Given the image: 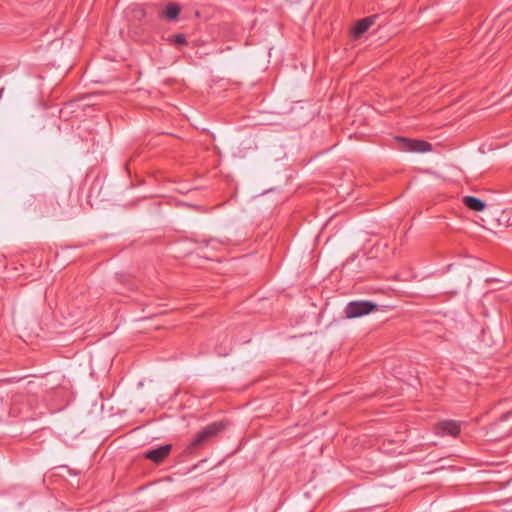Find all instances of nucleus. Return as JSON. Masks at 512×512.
<instances>
[{
    "label": "nucleus",
    "mask_w": 512,
    "mask_h": 512,
    "mask_svg": "<svg viewBox=\"0 0 512 512\" xmlns=\"http://www.w3.org/2000/svg\"><path fill=\"white\" fill-rule=\"evenodd\" d=\"M225 428V424L223 422H213L207 425L205 428L200 430L195 437L191 440L189 445L187 446V451L189 453L193 452L196 449L201 448L206 442H208L213 436L217 435Z\"/></svg>",
    "instance_id": "1"
},
{
    "label": "nucleus",
    "mask_w": 512,
    "mask_h": 512,
    "mask_svg": "<svg viewBox=\"0 0 512 512\" xmlns=\"http://www.w3.org/2000/svg\"><path fill=\"white\" fill-rule=\"evenodd\" d=\"M374 310H377V305L374 302L358 300L349 302L344 309V313L347 318L353 319L367 315Z\"/></svg>",
    "instance_id": "2"
},
{
    "label": "nucleus",
    "mask_w": 512,
    "mask_h": 512,
    "mask_svg": "<svg viewBox=\"0 0 512 512\" xmlns=\"http://www.w3.org/2000/svg\"><path fill=\"white\" fill-rule=\"evenodd\" d=\"M398 148L405 152L425 153L432 150V145L424 140L397 137Z\"/></svg>",
    "instance_id": "3"
},
{
    "label": "nucleus",
    "mask_w": 512,
    "mask_h": 512,
    "mask_svg": "<svg viewBox=\"0 0 512 512\" xmlns=\"http://www.w3.org/2000/svg\"><path fill=\"white\" fill-rule=\"evenodd\" d=\"M171 449L172 446L170 444L162 445L156 449L146 451L144 457L159 464L169 456Z\"/></svg>",
    "instance_id": "4"
},
{
    "label": "nucleus",
    "mask_w": 512,
    "mask_h": 512,
    "mask_svg": "<svg viewBox=\"0 0 512 512\" xmlns=\"http://www.w3.org/2000/svg\"><path fill=\"white\" fill-rule=\"evenodd\" d=\"M436 430H437V433H439V434H443V435L446 434V435L455 437L460 433L461 427H460L459 422H457L455 420H445V421L439 422L436 425Z\"/></svg>",
    "instance_id": "5"
},
{
    "label": "nucleus",
    "mask_w": 512,
    "mask_h": 512,
    "mask_svg": "<svg viewBox=\"0 0 512 512\" xmlns=\"http://www.w3.org/2000/svg\"><path fill=\"white\" fill-rule=\"evenodd\" d=\"M182 11L181 6L175 2H169L159 12V17L169 22L176 21Z\"/></svg>",
    "instance_id": "6"
},
{
    "label": "nucleus",
    "mask_w": 512,
    "mask_h": 512,
    "mask_svg": "<svg viewBox=\"0 0 512 512\" xmlns=\"http://www.w3.org/2000/svg\"><path fill=\"white\" fill-rule=\"evenodd\" d=\"M374 18V16H370L359 20L353 28V36L357 38L366 32L374 23Z\"/></svg>",
    "instance_id": "7"
},
{
    "label": "nucleus",
    "mask_w": 512,
    "mask_h": 512,
    "mask_svg": "<svg viewBox=\"0 0 512 512\" xmlns=\"http://www.w3.org/2000/svg\"><path fill=\"white\" fill-rule=\"evenodd\" d=\"M462 201L467 208L473 211L480 212L486 207L484 201L474 196H464Z\"/></svg>",
    "instance_id": "8"
},
{
    "label": "nucleus",
    "mask_w": 512,
    "mask_h": 512,
    "mask_svg": "<svg viewBox=\"0 0 512 512\" xmlns=\"http://www.w3.org/2000/svg\"><path fill=\"white\" fill-rule=\"evenodd\" d=\"M170 43L174 44L177 47H183L187 45V39L185 34L178 33L169 38Z\"/></svg>",
    "instance_id": "9"
}]
</instances>
